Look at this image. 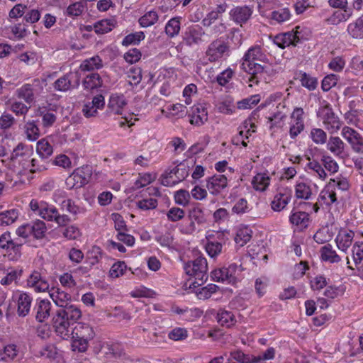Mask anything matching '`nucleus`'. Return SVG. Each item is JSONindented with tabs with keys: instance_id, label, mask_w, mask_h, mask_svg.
Instances as JSON below:
<instances>
[{
	"instance_id": "37",
	"label": "nucleus",
	"mask_w": 363,
	"mask_h": 363,
	"mask_svg": "<svg viewBox=\"0 0 363 363\" xmlns=\"http://www.w3.org/2000/svg\"><path fill=\"white\" fill-rule=\"evenodd\" d=\"M271 183V177L268 173L259 172L256 174L251 182L252 188L259 192H264L267 190Z\"/></svg>"
},
{
	"instance_id": "6",
	"label": "nucleus",
	"mask_w": 363,
	"mask_h": 363,
	"mask_svg": "<svg viewBox=\"0 0 363 363\" xmlns=\"http://www.w3.org/2000/svg\"><path fill=\"white\" fill-rule=\"evenodd\" d=\"M48 228L43 220L37 219L20 225L16 235L24 239L42 240L45 237Z\"/></svg>"
},
{
	"instance_id": "24",
	"label": "nucleus",
	"mask_w": 363,
	"mask_h": 363,
	"mask_svg": "<svg viewBox=\"0 0 363 363\" xmlns=\"http://www.w3.org/2000/svg\"><path fill=\"white\" fill-rule=\"evenodd\" d=\"M341 135L351 145L354 152L363 154V138L357 130L349 126H345Z\"/></svg>"
},
{
	"instance_id": "41",
	"label": "nucleus",
	"mask_w": 363,
	"mask_h": 363,
	"mask_svg": "<svg viewBox=\"0 0 363 363\" xmlns=\"http://www.w3.org/2000/svg\"><path fill=\"white\" fill-rule=\"evenodd\" d=\"M59 355V351L54 344L44 345L35 353V356L50 361L57 359Z\"/></svg>"
},
{
	"instance_id": "55",
	"label": "nucleus",
	"mask_w": 363,
	"mask_h": 363,
	"mask_svg": "<svg viewBox=\"0 0 363 363\" xmlns=\"http://www.w3.org/2000/svg\"><path fill=\"white\" fill-rule=\"evenodd\" d=\"M181 18L174 17L172 18L167 21L165 26V33L169 38L177 36L180 31Z\"/></svg>"
},
{
	"instance_id": "36",
	"label": "nucleus",
	"mask_w": 363,
	"mask_h": 363,
	"mask_svg": "<svg viewBox=\"0 0 363 363\" xmlns=\"http://www.w3.org/2000/svg\"><path fill=\"white\" fill-rule=\"evenodd\" d=\"M266 16L272 25H275L289 21L291 17V14L289 9L284 7L275 9L267 14Z\"/></svg>"
},
{
	"instance_id": "58",
	"label": "nucleus",
	"mask_w": 363,
	"mask_h": 363,
	"mask_svg": "<svg viewBox=\"0 0 363 363\" xmlns=\"http://www.w3.org/2000/svg\"><path fill=\"white\" fill-rule=\"evenodd\" d=\"M218 322L226 328H230L234 325L236 323L235 315L230 311H220L217 314Z\"/></svg>"
},
{
	"instance_id": "51",
	"label": "nucleus",
	"mask_w": 363,
	"mask_h": 363,
	"mask_svg": "<svg viewBox=\"0 0 363 363\" xmlns=\"http://www.w3.org/2000/svg\"><path fill=\"white\" fill-rule=\"evenodd\" d=\"M347 30L353 38H363V15L350 23Z\"/></svg>"
},
{
	"instance_id": "29",
	"label": "nucleus",
	"mask_w": 363,
	"mask_h": 363,
	"mask_svg": "<svg viewBox=\"0 0 363 363\" xmlns=\"http://www.w3.org/2000/svg\"><path fill=\"white\" fill-rule=\"evenodd\" d=\"M354 237V232L353 230L341 228L335 238L337 247L340 251L347 253L352 244Z\"/></svg>"
},
{
	"instance_id": "57",
	"label": "nucleus",
	"mask_w": 363,
	"mask_h": 363,
	"mask_svg": "<svg viewBox=\"0 0 363 363\" xmlns=\"http://www.w3.org/2000/svg\"><path fill=\"white\" fill-rule=\"evenodd\" d=\"M159 16L157 12L152 10L146 12L143 16H142L139 20L138 23L140 26L143 28H147L155 24L158 21Z\"/></svg>"
},
{
	"instance_id": "28",
	"label": "nucleus",
	"mask_w": 363,
	"mask_h": 363,
	"mask_svg": "<svg viewBox=\"0 0 363 363\" xmlns=\"http://www.w3.org/2000/svg\"><path fill=\"white\" fill-rule=\"evenodd\" d=\"M201 284V282L191 281L190 279L185 283L184 287L189 290L187 293H195L196 295H212L220 291V287L214 284H209L205 287L200 288Z\"/></svg>"
},
{
	"instance_id": "32",
	"label": "nucleus",
	"mask_w": 363,
	"mask_h": 363,
	"mask_svg": "<svg viewBox=\"0 0 363 363\" xmlns=\"http://www.w3.org/2000/svg\"><path fill=\"white\" fill-rule=\"evenodd\" d=\"M320 259L322 262L329 264H339L342 262V257L339 255L333 246L327 243L320 248Z\"/></svg>"
},
{
	"instance_id": "5",
	"label": "nucleus",
	"mask_w": 363,
	"mask_h": 363,
	"mask_svg": "<svg viewBox=\"0 0 363 363\" xmlns=\"http://www.w3.org/2000/svg\"><path fill=\"white\" fill-rule=\"evenodd\" d=\"M74 331L72 333V347L74 351L84 352L87 350L89 342L92 340L95 333L91 326L87 323L77 322L74 325Z\"/></svg>"
},
{
	"instance_id": "35",
	"label": "nucleus",
	"mask_w": 363,
	"mask_h": 363,
	"mask_svg": "<svg viewBox=\"0 0 363 363\" xmlns=\"http://www.w3.org/2000/svg\"><path fill=\"white\" fill-rule=\"evenodd\" d=\"M250 125V123L248 122H242L238 128V133L233 136L232 138V143L233 145L240 147L242 146L244 147H247L248 141L247 140L251 136L250 135L249 130L247 129L248 126Z\"/></svg>"
},
{
	"instance_id": "64",
	"label": "nucleus",
	"mask_w": 363,
	"mask_h": 363,
	"mask_svg": "<svg viewBox=\"0 0 363 363\" xmlns=\"http://www.w3.org/2000/svg\"><path fill=\"white\" fill-rule=\"evenodd\" d=\"M352 252L354 264H359L363 260V242H355L352 245Z\"/></svg>"
},
{
	"instance_id": "56",
	"label": "nucleus",
	"mask_w": 363,
	"mask_h": 363,
	"mask_svg": "<svg viewBox=\"0 0 363 363\" xmlns=\"http://www.w3.org/2000/svg\"><path fill=\"white\" fill-rule=\"evenodd\" d=\"M145 38L143 31H137L130 33L124 37L121 42L123 46L128 47L129 45H137Z\"/></svg>"
},
{
	"instance_id": "34",
	"label": "nucleus",
	"mask_w": 363,
	"mask_h": 363,
	"mask_svg": "<svg viewBox=\"0 0 363 363\" xmlns=\"http://www.w3.org/2000/svg\"><path fill=\"white\" fill-rule=\"evenodd\" d=\"M329 185H333L334 191L337 196L342 199V194L350 189V184L347 177L342 174H338L334 178H330L328 182Z\"/></svg>"
},
{
	"instance_id": "44",
	"label": "nucleus",
	"mask_w": 363,
	"mask_h": 363,
	"mask_svg": "<svg viewBox=\"0 0 363 363\" xmlns=\"http://www.w3.org/2000/svg\"><path fill=\"white\" fill-rule=\"evenodd\" d=\"M18 98L23 99L27 104H30L35 101L34 86L31 84H24L16 90Z\"/></svg>"
},
{
	"instance_id": "17",
	"label": "nucleus",
	"mask_w": 363,
	"mask_h": 363,
	"mask_svg": "<svg viewBox=\"0 0 363 363\" xmlns=\"http://www.w3.org/2000/svg\"><path fill=\"white\" fill-rule=\"evenodd\" d=\"M229 55L230 48L228 43L220 38L212 41L206 51V55L211 62H217Z\"/></svg>"
},
{
	"instance_id": "48",
	"label": "nucleus",
	"mask_w": 363,
	"mask_h": 363,
	"mask_svg": "<svg viewBox=\"0 0 363 363\" xmlns=\"http://www.w3.org/2000/svg\"><path fill=\"white\" fill-rule=\"evenodd\" d=\"M36 152L42 159H48L53 153V147L47 138H42L37 142Z\"/></svg>"
},
{
	"instance_id": "46",
	"label": "nucleus",
	"mask_w": 363,
	"mask_h": 363,
	"mask_svg": "<svg viewBox=\"0 0 363 363\" xmlns=\"http://www.w3.org/2000/svg\"><path fill=\"white\" fill-rule=\"evenodd\" d=\"M60 207L62 210H65L73 216H77L79 214H84L86 213V208L82 206H79L71 199H64L60 203Z\"/></svg>"
},
{
	"instance_id": "21",
	"label": "nucleus",
	"mask_w": 363,
	"mask_h": 363,
	"mask_svg": "<svg viewBox=\"0 0 363 363\" xmlns=\"http://www.w3.org/2000/svg\"><path fill=\"white\" fill-rule=\"evenodd\" d=\"M27 284L28 286L33 289L34 291L36 293H43L48 291L49 295H54L55 292H57L58 294L59 289L57 288L56 291H54V288H52L50 290V284L45 279H43L41 274L38 272H33L27 279Z\"/></svg>"
},
{
	"instance_id": "18",
	"label": "nucleus",
	"mask_w": 363,
	"mask_h": 363,
	"mask_svg": "<svg viewBox=\"0 0 363 363\" xmlns=\"http://www.w3.org/2000/svg\"><path fill=\"white\" fill-rule=\"evenodd\" d=\"M230 179L228 173L225 174H214L206 179V188L210 194L217 196L228 188Z\"/></svg>"
},
{
	"instance_id": "22",
	"label": "nucleus",
	"mask_w": 363,
	"mask_h": 363,
	"mask_svg": "<svg viewBox=\"0 0 363 363\" xmlns=\"http://www.w3.org/2000/svg\"><path fill=\"white\" fill-rule=\"evenodd\" d=\"M189 123L194 125L200 127L208 121V110L206 104L199 103L191 107L188 111Z\"/></svg>"
},
{
	"instance_id": "39",
	"label": "nucleus",
	"mask_w": 363,
	"mask_h": 363,
	"mask_svg": "<svg viewBox=\"0 0 363 363\" xmlns=\"http://www.w3.org/2000/svg\"><path fill=\"white\" fill-rule=\"evenodd\" d=\"M82 84L85 90L91 91L100 88L103 84V80L99 73L91 72L84 77Z\"/></svg>"
},
{
	"instance_id": "42",
	"label": "nucleus",
	"mask_w": 363,
	"mask_h": 363,
	"mask_svg": "<svg viewBox=\"0 0 363 363\" xmlns=\"http://www.w3.org/2000/svg\"><path fill=\"white\" fill-rule=\"evenodd\" d=\"M252 231L247 225H240L237 228L235 235V242L239 247H243L252 238Z\"/></svg>"
},
{
	"instance_id": "12",
	"label": "nucleus",
	"mask_w": 363,
	"mask_h": 363,
	"mask_svg": "<svg viewBox=\"0 0 363 363\" xmlns=\"http://www.w3.org/2000/svg\"><path fill=\"white\" fill-rule=\"evenodd\" d=\"M189 174V167L181 162L173 169H167L162 174V184L165 186H173L184 180Z\"/></svg>"
},
{
	"instance_id": "25",
	"label": "nucleus",
	"mask_w": 363,
	"mask_h": 363,
	"mask_svg": "<svg viewBox=\"0 0 363 363\" xmlns=\"http://www.w3.org/2000/svg\"><path fill=\"white\" fill-rule=\"evenodd\" d=\"M89 182L84 167L75 169L66 179L65 186L67 189H78L85 186Z\"/></svg>"
},
{
	"instance_id": "11",
	"label": "nucleus",
	"mask_w": 363,
	"mask_h": 363,
	"mask_svg": "<svg viewBox=\"0 0 363 363\" xmlns=\"http://www.w3.org/2000/svg\"><path fill=\"white\" fill-rule=\"evenodd\" d=\"M23 243L18 239H12L11 233L4 232L0 235V248L3 250L11 260H18L21 256Z\"/></svg>"
},
{
	"instance_id": "14",
	"label": "nucleus",
	"mask_w": 363,
	"mask_h": 363,
	"mask_svg": "<svg viewBox=\"0 0 363 363\" xmlns=\"http://www.w3.org/2000/svg\"><path fill=\"white\" fill-rule=\"evenodd\" d=\"M301 33L302 29L298 26L291 31L276 35L274 37L273 42L281 49H284L290 45L296 46L303 38Z\"/></svg>"
},
{
	"instance_id": "47",
	"label": "nucleus",
	"mask_w": 363,
	"mask_h": 363,
	"mask_svg": "<svg viewBox=\"0 0 363 363\" xmlns=\"http://www.w3.org/2000/svg\"><path fill=\"white\" fill-rule=\"evenodd\" d=\"M102 256V249L97 245H93L86 254V262L91 267L94 266L100 262Z\"/></svg>"
},
{
	"instance_id": "62",
	"label": "nucleus",
	"mask_w": 363,
	"mask_h": 363,
	"mask_svg": "<svg viewBox=\"0 0 363 363\" xmlns=\"http://www.w3.org/2000/svg\"><path fill=\"white\" fill-rule=\"evenodd\" d=\"M94 30L96 33L104 34L113 30L114 28L113 21L111 19H104L96 22L94 24Z\"/></svg>"
},
{
	"instance_id": "31",
	"label": "nucleus",
	"mask_w": 363,
	"mask_h": 363,
	"mask_svg": "<svg viewBox=\"0 0 363 363\" xmlns=\"http://www.w3.org/2000/svg\"><path fill=\"white\" fill-rule=\"evenodd\" d=\"M306 160L308 162L306 165V171L315 178L325 181L328 174L322 162L313 158L311 159L308 156H307Z\"/></svg>"
},
{
	"instance_id": "1",
	"label": "nucleus",
	"mask_w": 363,
	"mask_h": 363,
	"mask_svg": "<svg viewBox=\"0 0 363 363\" xmlns=\"http://www.w3.org/2000/svg\"><path fill=\"white\" fill-rule=\"evenodd\" d=\"M265 59L266 55L259 45L250 47L242 57L240 68L248 74L249 86L257 85L264 77V67L257 61L264 62Z\"/></svg>"
},
{
	"instance_id": "61",
	"label": "nucleus",
	"mask_w": 363,
	"mask_h": 363,
	"mask_svg": "<svg viewBox=\"0 0 363 363\" xmlns=\"http://www.w3.org/2000/svg\"><path fill=\"white\" fill-rule=\"evenodd\" d=\"M309 138L316 145H323L327 142L326 133L318 128H313L311 130Z\"/></svg>"
},
{
	"instance_id": "43",
	"label": "nucleus",
	"mask_w": 363,
	"mask_h": 363,
	"mask_svg": "<svg viewBox=\"0 0 363 363\" xmlns=\"http://www.w3.org/2000/svg\"><path fill=\"white\" fill-rule=\"evenodd\" d=\"M352 16L351 8H345L333 12L328 18V22L331 25H338L341 22L347 21Z\"/></svg>"
},
{
	"instance_id": "52",
	"label": "nucleus",
	"mask_w": 363,
	"mask_h": 363,
	"mask_svg": "<svg viewBox=\"0 0 363 363\" xmlns=\"http://www.w3.org/2000/svg\"><path fill=\"white\" fill-rule=\"evenodd\" d=\"M228 359H231L238 362V363H256L255 356L250 354H245L240 350H234L230 352V356Z\"/></svg>"
},
{
	"instance_id": "13",
	"label": "nucleus",
	"mask_w": 363,
	"mask_h": 363,
	"mask_svg": "<svg viewBox=\"0 0 363 363\" xmlns=\"http://www.w3.org/2000/svg\"><path fill=\"white\" fill-rule=\"evenodd\" d=\"M289 123V135L291 140H296L305 129V112L301 107H296L290 114Z\"/></svg>"
},
{
	"instance_id": "30",
	"label": "nucleus",
	"mask_w": 363,
	"mask_h": 363,
	"mask_svg": "<svg viewBox=\"0 0 363 363\" xmlns=\"http://www.w3.org/2000/svg\"><path fill=\"white\" fill-rule=\"evenodd\" d=\"M289 220L298 230L302 231L309 225L310 215L305 211L293 209L289 215Z\"/></svg>"
},
{
	"instance_id": "26",
	"label": "nucleus",
	"mask_w": 363,
	"mask_h": 363,
	"mask_svg": "<svg viewBox=\"0 0 363 363\" xmlns=\"http://www.w3.org/2000/svg\"><path fill=\"white\" fill-rule=\"evenodd\" d=\"M205 32L199 25H192L189 26L183 35V41L188 46L198 45L202 42V38Z\"/></svg>"
},
{
	"instance_id": "10",
	"label": "nucleus",
	"mask_w": 363,
	"mask_h": 363,
	"mask_svg": "<svg viewBox=\"0 0 363 363\" xmlns=\"http://www.w3.org/2000/svg\"><path fill=\"white\" fill-rule=\"evenodd\" d=\"M293 191L291 186L279 185L276 189L270 206L274 212H281L286 208L292 199Z\"/></svg>"
},
{
	"instance_id": "2",
	"label": "nucleus",
	"mask_w": 363,
	"mask_h": 363,
	"mask_svg": "<svg viewBox=\"0 0 363 363\" xmlns=\"http://www.w3.org/2000/svg\"><path fill=\"white\" fill-rule=\"evenodd\" d=\"M29 208L35 216L45 220L55 222L60 226L65 225L70 221L67 215H61L55 206L44 201L33 199L29 203Z\"/></svg>"
},
{
	"instance_id": "45",
	"label": "nucleus",
	"mask_w": 363,
	"mask_h": 363,
	"mask_svg": "<svg viewBox=\"0 0 363 363\" xmlns=\"http://www.w3.org/2000/svg\"><path fill=\"white\" fill-rule=\"evenodd\" d=\"M126 104L125 96L123 94H113L109 99L108 107L115 113L121 114Z\"/></svg>"
},
{
	"instance_id": "19",
	"label": "nucleus",
	"mask_w": 363,
	"mask_h": 363,
	"mask_svg": "<svg viewBox=\"0 0 363 363\" xmlns=\"http://www.w3.org/2000/svg\"><path fill=\"white\" fill-rule=\"evenodd\" d=\"M323 123L325 129L330 134L337 133L341 128L342 122L340 118L335 113L332 106L326 104L321 109Z\"/></svg>"
},
{
	"instance_id": "20",
	"label": "nucleus",
	"mask_w": 363,
	"mask_h": 363,
	"mask_svg": "<svg viewBox=\"0 0 363 363\" xmlns=\"http://www.w3.org/2000/svg\"><path fill=\"white\" fill-rule=\"evenodd\" d=\"M329 281L330 279H328L324 275L318 274L310 280V286L314 291H320L325 287H327L323 295H338L344 292L342 286L329 285Z\"/></svg>"
},
{
	"instance_id": "49",
	"label": "nucleus",
	"mask_w": 363,
	"mask_h": 363,
	"mask_svg": "<svg viewBox=\"0 0 363 363\" xmlns=\"http://www.w3.org/2000/svg\"><path fill=\"white\" fill-rule=\"evenodd\" d=\"M24 131L26 138L30 141H35L40 137V129L37 121L34 120L28 121L25 123Z\"/></svg>"
},
{
	"instance_id": "9",
	"label": "nucleus",
	"mask_w": 363,
	"mask_h": 363,
	"mask_svg": "<svg viewBox=\"0 0 363 363\" xmlns=\"http://www.w3.org/2000/svg\"><path fill=\"white\" fill-rule=\"evenodd\" d=\"M32 154L33 147L31 145L20 143L13 148L9 159L14 167L18 165L22 167L23 170L26 171L30 167V158Z\"/></svg>"
},
{
	"instance_id": "54",
	"label": "nucleus",
	"mask_w": 363,
	"mask_h": 363,
	"mask_svg": "<svg viewBox=\"0 0 363 363\" xmlns=\"http://www.w3.org/2000/svg\"><path fill=\"white\" fill-rule=\"evenodd\" d=\"M50 298L56 306L61 308L56 312V313H64L65 310L67 311L68 308L73 311L74 309L76 311H81L77 306L71 303L68 299L65 298L67 296H63V298L61 296H50Z\"/></svg>"
},
{
	"instance_id": "60",
	"label": "nucleus",
	"mask_w": 363,
	"mask_h": 363,
	"mask_svg": "<svg viewBox=\"0 0 363 363\" xmlns=\"http://www.w3.org/2000/svg\"><path fill=\"white\" fill-rule=\"evenodd\" d=\"M155 179L156 177L154 174L149 172L139 173L138 179L134 182L133 189H139L145 187L154 182Z\"/></svg>"
},
{
	"instance_id": "38",
	"label": "nucleus",
	"mask_w": 363,
	"mask_h": 363,
	"mask_svg": "<svg viewBox=\"0 0 363 363\" xmlns=\"http://www.w3.org/2000/svg\"><path fill=\"white\" fill-rule=\"evenodd\" d=\"M104 67V62L101 57L99 55H94L91 57L86 58L84 60L79 67V69L82 72H94L95 70H99Z\"/></svg>"
},
{
	"instance_id": "3",
	"label": "nucleus",
	"mask_w": 363,
	"mask_h": 363,
	"mask_svg": "<svg viewBox=\"0 0 363 363\" xmlns=\"http://www.w3.org/2000/svg\"><path fill=\"white\" fill-rule=\"evenodd\" d=\"M81 311L75 309L65 311L64 313H56L52 318V325L55 333L64 340H68L74 331V325L81 318Z\"/></svg>"
},
{
	"instance_id": "63",
	"label": "nucleus",
	"mask_w": 363,
	"mask_h": 363,
	"mask_svg": "<svg viewBox=\"0 0 363 363\" xmlns=\"http://www.w3.org/2000/svg\"><path fill=\"white\" fill-rule=\"evenodd\" d=\"M85 6L82 2L77 1L69 5L66 9L65 15L75 18L81 16L84 11Z\"/></svg>"
},
{
	"instance_id": "40",
	"label": "nucleus",
	"mask_w": 363,
	"mask_h": 363,
	"mask_svg": "<svg viewBox=\"0 0 363 363\" xmlns=\"http://www.w3.org/2000/svg\"><path fill=\"white\" fill-rule=\"evenodd\" d=\"M327 149L335 156L342 157L345 152V144L337 136L330 137L327 143Z\"/></svg>"
},
{
	"instance_id": "50",
	"label": "nucleus",
	"mask_w": 363,
	"mask_h": 363,
	"mask_svg": "<svg viewBox=\"0 0 363 363\" xmlns=\"http://www.w3.org/2000/svg\"><path fill=\"white\" fill-rule=\"evenodd\" d=\"M36 319L39 322H43L45 319L50 316V312L51 310V303L48 300H41L36 308Z\"/></svg>"
},
{
	"instance_id": "7",
	"label": "nucleus",
	"mask_w": 363,
	"mask_h": 363,
	"mask_svg": "<svg viewBox=\"0 0 363 363\" xmlns=\"http://www.w3.org/2000/svg\"><path fill=\"white\" fill-rule=\"evenodd\" d=\"M184 269L187 275L194 278V281L203 283L208 278V263L203 255H200L194 260L185 263Z\"/></svg>"
},
{
	"instance_id": "8",
	"label": "nucleus",
	"mask_w": 363,
	"mask_h": 363,
	"mask_svg": "<svg viewBox=\"0 0 363 363\" xmlns=\"http://www.w3.org/2000/svg\"><path fill=\"white\" fill-rule=\"evenodd\" d=\"M287 118V106L286 101H280L274 108L269 116L266 118L269 130L276 133L282 130Z\"/></svg>"
},
{
	"instance_id": "4",
	"label": "nucleus",
	"mask_w": 363,
	"mask_h": 363,
	"mask_svg": "<svg viewBox=\"0 0 363 363\" xmlns=\"http://www.w3.org/2000/svg\"><path fill=\"white\" fill-rule=\"evenodd\" d=\"M206 221L204 210L197 203L188 211L187 216L180 223L179 230L184 235H193L200 230Z\"/></svg>"
},
{
	"instance_id": "15",
	"label": "nucleus",
	"mask_w": 363,
	"mask_h": 363,
	"mask_svg": "<svg viewBox=\"0 0 363 363\" xmlns=\"http://www.w3.org/2000/svg\"><path fill=\"white\" fill-rule=\"evenodd\" d=\"M238 266L232 263L228 267H218L211 272L212 280L230 284H235L238 278L236 276Z\"/></svg>"
},
{
	"instance_id": "23",
	"label": "nucleus",
	"mask_w": 363,
	"mask_h": 363,
	"mask_svg": "<svg viewBox=\"0 0 363 363\" xmlns=\"http://www.w3.org/2000/svg\"><path fill=\"white\" fill-rule=\"evenodd\" d=\"M253 7L248 5L234 6L229 12L230 18L237 25L242 26L251 18Z\"/></svg>"
},
{
	"instance_id": "33",
	"label": "nucleus",
	"mask_w": 363,
	"mask_h": 363,
	"mask_svg": "<svg viewBox=\"0 0 363 363\" xmlns=\"http://www.w3.org/2000/svg\"><path fill=\"white\" fill-rule=\"evenodd\" d=\"M333 185H329L328 183L324 186L318 196L320 202L325 204L326 206H331L333 204H338L342 199L337 196V194L333 189Z\"/></svg>"
},
{
	"instance_id": "16",
	"label": "nucleus",
	"mask_w": 363,
	"mask_h": 363,
	"mask_svg": "<svg viewBox=\"0 0 363 363\" xmlns=\"http://www.w3.org/2000/svg\"><path fill=\"white\" fill-rule=\"evenodd\" d=\"M318 186L309 179L297 180L294 186L296 199L310 200L318 192Z\"/></svg>"
},
{
	"instance_id": "27",
	"label": "nucleus",
	"mask_w": 363,
	"mask_h": 363,
	"mask_svg": "<svg viewBox=\"0 0 363 363\" xmlns=\"http://www.w3.org/2000/svg\"><path fill=\"white\" fill-rule=\"evenodd\" d=\"M79 85V77L77 73L69 72L59 79L54 83V89L60 91H67L72 86H78Z\"/></svg>"
},
{
	"instance_id": "53",
	"label": "nucleus",
	"mask_w": 363,
	"mask_h": 363,
	"mask_svg": "<svg viewBox=\"0 0 363 363\" xmlns=\"http://www.w3.org/2000/svg\"><path fill=\"white\" fill-rule=\"evenodd\" d=\"M19 216V211L16 208L0 212V225H9L13 223Z\"/></svg>"
},
{
	"instance_id": "59",
	"label": "nucleus",
	"mask_w": 363,
	"mask_h": 363,
	"mask_svg": "<svg viewBox=\"0 0 363 363\" xmlns=\"http://www.w3.org/2000/svg\"><path fill=\"white\" fill-rule=\"evenodd\" d=\"M320 162L323 164V168L329 174H335L339 171L337 162L330 155H323L320 158Z\"/></svg>"
}]
</instances>
